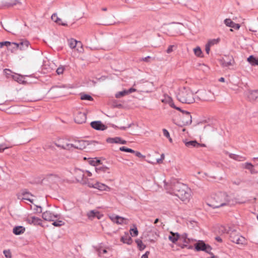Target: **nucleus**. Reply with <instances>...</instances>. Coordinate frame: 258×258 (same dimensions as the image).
Returning <instances> with one entry per match:
<instances>
[{
  "mask_svg": "<svg viewBox=\"0 0 258 258\" xmlns=\"http://www.w3.org/2000/svg\"><path fill=\"white\" fill-rule=\"evenodd\" d=\"M136 242L138 244V246L141 249H143L145 248V246L143 244L142 241L140 240H136Z\"/></svg>",
  "mask_w": 258,
  "mask_h": 258,
  "instance_id": "obj_50",
  "label": "nucleus"
},
{
  "mask_svg": "<svg viewBox=\"0 0 258 258\" xmlns=\"http://www.w3.org/2000/svg\"><path fill=\"white\" fill-rule=\"evenodd\" d=\"M246 96L249 100H255L258 99V90L248 91Z\"/></svg>",
  "mask_w": 258,
  "mask_h": 258,
  "instance_id": "obj_21",
  "label": "nucleus"
},
{
  "mask_svg": "<svg viewBox=\"0 0 258 258\" xmlns=\"http://www.w3.org/2000/svg\"><path fill=\"white\" fill-rule=\"evenodd\" d=\"M192 196V191L186 184L178 183V199L181 202L187 204L190 201Z\"/></svg>",
  "mask_w": 258,
  "mask_h": 258,
  "instance_id": "obj_3",
  "label": "nucleus"
},
{
  "mask_svg": "<svg viewBox=\"0 0 258 258\" xmlns=\"http://www.w3.org/2000/svg\"><path fill=\"white\" fill-rule=\"evenodd\" d=\"M149 251H146L145 254L142 255L141 258H148V255L149 254Z\"/></svg>",
  "mask_w": 258,
  "mask_h": 258,
  "instance_id": "obj_59",
  "label": "nucleus"
},
{
  "mask_svg": "<svg viewBox=\"0 0 258 258\" xmlns=\"http://www.w3.org/2000/svg\"><path fill=\"white\" fill-rule=\"evenodd\" d=\"M5 75H6L7 77L8 78H12V75L14 74H12V71L9 69H5L4 71Z\"/></svg>",
  "mask_w": 258,
  "mask_h": 258,
  "instance_id": "obj_42",
  "label": "nucleus"
},
{
  "mask_svg": "<svg viewBox=\"0 0 258 258\" xmlns=\"http://www.w3.org/2000/svg\"><path fill=\"white\" fill-rule=\"evenodd\" d=\"M165 99L167 100V101H168L169 104L171 107L176 109H177V107H176L172 102V100L170 97L168 96L167 98H165Z\"/></svg>",
  "mask_w": 258,
  "mask_h": 258,
  "instance_id": "obj_43",
  "label": "nucleus"
},
{
  "mask_svg": "<svg viewBox=\"0 0 258 258\" xmlns=\"http://www.w3.org/2000/svg\"><path fill=\"white\" fill-rule=\"evenodd\" d=\"M64 70V68L63 66L58 67L56 70V73L58 75L62 74Z\"/></svg>",
  "mask_w": 258,
  "mask_h": 258,
  "instance_id": "obj_49",
  "label": "nucleus"
},
{
  "mask_svg": "<svg viewBox=\"0 0 258 258\" xmlns=\"http://www.w3.org/2000/svg\"><path fill=\"white\" fill-rule=\"evenodd\" d=\"M203 98L206 101H213L215 99L214 94L210 91L204 92Z\"/></svg>",
  "mask_w": 258,
  "mask_h": 258,
  "instance_id": "obj_24",
  "label": "nucleus"
},
{
  "mask_svg": "<svg viewBox=\"0 0 258 258\" xmlns=\"http://www.w3.org/2000/svg\"><path fill=\"white\" fill-rule=\"evenodd\" d=\"M3 253L6 258H11L12 254L10 250H4Z\"/></svg>",
  "mask_w": 258,
  "mask_h": 258,
  "instance_id": "obj_45",
  "label": "nucleus"
},
{
  "mask_svg": "<svg viewBox=\"0 0 258 258\" xmlns=\"http://www.w3.org/2000/svg\"><path fill=\"white\" fill-rule=\"evenodd\" d=\"M121 241L123 243H126L127 244H131L132 242V238L127 233H125L124 235L121 237Z\"/></svg>",
  "mask_w": 258,
  "mask_h": 258,
  "instance_id": "obj_27",
  "label": "nucleus"
},
{
  "mask_svg": "<svg viewBox=\"0 0 258 258\" xmlns=\"http://www.w3.org/2000/svg\"><path fill=\"white\" fill-rule=\"evenodd\" d=\"M199 67H200V69L204 71H207L209 70L208 67L205 64H200Z\"/></svg>",
  "mask_w": 258,
  "mask_h": 258,
  "instance_id": "obj_51",
  "label": "nucleus"
},
{
  "mask_svg": "<svg viewBox=\"0 0 258 258\" xmlns=\"http://www.w3.org/2000/svg\"><path fill=\"white\" fill-rule=\"evenodd\" d=\"M58 217L59 215L58 214H54L49 211H46L42 214V217L43 220L47 221H54Z\"/></svg>",
  "mask_w": 258,
  "mask_h": 258,
  "instance_id": "obj_13",
  "label": "nucleus"
},
{
  "mask_svg": "<svg viewBox=\"0 0 258 258\" xmlns=\"http://www.w3.org/2000/svg\"><path fill=\"white\" fill-rule=\"evenodd\" d=\"M109 218L114 223L117 224H127L128 223V220L125 218L112 214L110 215Z\"/></svg>",
  "mask_w": 258,
  "mask_h": 258,
  "instance_id": "obj_12",
  "label": "nucleus"
},
{
  "mask_svg": "<svg viewBox=\"0 0 258 258\" xmlns=\"http://www.w3.org/2000/svg\"><path fill=\"white\" fill-rule=\"evenodd\" d=\"M219 41H220L219 38L211 39V40H209L207 44L208 45H209L210 46H212L215 44H218L219 43Z\"/></svg>",
  "mask_w": 258,
  "mask_h": 258,
  "instance_id": "obj_39",
  "label": "nucleus"
},
{
  "mask_svg": "<svg viewBox=\"0 0 258 258\" xmlns=\"http://www.w3.org/2000/svg\"><path fill=\"white\" fill-rule=\"evenodd\" d=\"M85 142L84 141H75L73 144H67L65 146L62 148L66 149H70L72 148L83 149L84 148Z\"/></svg>",
  "mask_w": 258,
  "mask_h": 258,
  "instance_id": "obj_15",
  "label": "nucleus"
},
{
  "mask_svg": "<svg viewBox=\"0 0 258 258\" xmlns=\"http://www.w3.org/2000/svg\"><path fill=\"white\" fill-rule=\"evenodd\" d=\"M224 23L226 26L234 28L236 30H238L240 27L239 24L235 23L230 19H226L224 21Z\"/></svg>",
  "mask_w": 258,
  "mask_h": 258,
  "instance_id": "obj_19",
  "label": "nucleus"
},
{
  "mask_svg": "<svg viewBox=\"0 0 258 258\" xmlns=\"http://www.w3.org/2000/svg\"><path fill=\"white\" fill-rule=\"evenodd\" d=\"M130 233L132 236H137L138 235V231L137 227L130 230Z\"/></svg>",
  "mask_w": 258,
  "mask_h": 258,
  "instance_id": "obj_44",
  "label": "nucleus"
},
{
  "mask_svg": "<svg viewBox=\"0 0 258 258\" xmlns=\"http://www.w3.org/2000/svg\"><path fill=\"white\" fill-rule=\"evenodd\" d=\"M178 101L186 104H190L195 102L194 94L188 87H180L178 90Z\"/></svg>",
  "mask_w": 258,
  "mask_h": 258,
  "instance_id": "obj_2",
  "label": "nucleus"
},
{
  "mask_svg": "<svg viewBox=\"0 0 258 258\" xmlns=\"http://www.w3.org/2000/svg\"><path fill=\"white\" fill-rule=\"evenodd\" d=\"M231 240L237 244L245 245L246 244V240L242 236L236 233V232L232 231L230 233Z\"/></svg>",
  "mask_w": 258,
  "mask_h": 258,
  "instance_id": "obj_8",
  "label": "nucleus"
},
{
  "mask_svg": "<svg viewBox=\"0 0 258 258\" xmlns=\"http://www.w3.org/2000/svg\"><path fill=\"white\" fill-rule=\"evenodd\" d=\"M176 47L175 45H170L166 50L167 53H171V52L173 51V48H176Z\"/></svg>",
  "mask_w": 258,
  "mask_h": 258,
  "instance_id": "obj_53",
  "label": "nucleus"
},
{
  "mask_svg": "<svg viewBox=\"0 0 258 258\" xmlns=\"http://www.w3.org/2000/svg\"><path fill=\"white\" fill-rule=\"evenodd\" d=\"M87 216L89 219L93 220L96 218L98 219H101L103 215L97 210H91L87 213Z\"/></svg>",
  "mask_w": 258,
  "mask_h": 258,
  "instance_id": "obj_17",
  "label": "nucleus"
},
{
  "mask_svg": "<svg viewBox=\"0 0 258 258\" xmlns=\"http://www.w3.org/2000/svg\"><path fill=\"white\" fill-rule=\"evenodd\" d=\"M120 141L121 138L120 137L109 138L106 139V142L108 143L120 144Z\"/></svg>",
  "mask_w": 258,
  "mask_h": 258,
  "instance_id": "obj_32",
  "label": "nucleus"
},
{
  "mask_svg": "<svg viewBox=\"0 0 258 258\" xmlns=\"http://www.w3.org/2000/svg\"><path fill=\"white\" fill-rule=\"evenodd\" d=\"M95 170L98 173H101L102 172L109 173V168L107 167L104 166H97L95 168Z\"/></svg>",
  "mask_w": 258,
  "mask_h": 258,
  "instance_id": "obj_29",
  "label": "nucleus"
},
{
  "mask_svg": "<svg viewBox=\"0 0 258 258\" xmlns=\"http://www.w3.org/2000/svg\"><path fill=\"white\" fill-rule=\"evenodd\" d=\"M91 127L98 131H104L107 128L105 125L103 124L101 121H94L91 122Z\"/></svg>",
  "mask_w": 258,
  "mask_h": 258,
  "instance_id": "obj_18",
  "label": "nucleus"
},
{
  "mask_svg": "<svg viewBox=\"0 0 258 258\" xmlns=\"http://www.w3.org/2000/svg\"><path fill=\"white\" fill-rule=\"evenodd\" d=\"M88 162L90 164H91L93 166H97L98 164L100 162V161L95 158V159L90 158V159H89Z\"/></svg>",
  "mask_w": 258,
  "mask_h": 258,
  "instance_id": "obj_35",
  "label": "nucleus"
},
{
  "mask_svg": "<svg viewBox=\"0 0 258 258\" xmlns=\"http://www.w3.org/2000/svg\"><path fill=\"white\" fill-rule=\"evenodd\" d=\"M126 91L127 92V94H128L130 93H132L133 92H136V89H135L134 88H130L128 90H126Z\"/></svg>",
  "mask_w": 258,
  "mask_h": 258,
  "instance_id": "obj_56",
  "label": "nucleus"
},
{
  "mask_svg": "<svg viewBox=\"0 0 258 258\" xmlns=\"http://www.w3.org/2000/svg\"><path fill=\"white\" fill-rule=\"evenodd\" d=\"M119 150L121 151L129 152V153H135V151H134V150H133L132 149H130V148H126L125 147H124V146L120 147L119 148Z\"/></svg>",
  "mask_w": 258,
  "mask_h": 258,
  "instance_id": "obj_40",
  "label": "nucleus"
},
{
  "mask_svg": "<svg viewBox=\"0 0 258 258\" xmlns=\"http://www.w3.org/2000/svg\"><path fill=\"white\" fill-rule=\"evenodd\" d=\"M126 143V141L122 140L121 138V141L120 142V144H125Z\"/></svg>",
  "mask_w": 258,
  "mask_h": 258,
  "instance_id": "obj_61",
  "label": "nucleus"
},
{
  "mask_svg": "<svg viewBox=\"0 0 258 258\" xmlns=\"http://www.w3.org/2000/svg\"><path fill=\"white\" fill-rule=\"evenodd\" d=\"M19 48V45L17 43L11 42V45L8 47V49L12 52H15Z\"/></svg>",
  "mask_w": 258,
  "mask_h": 258,
  "instance_id": "obj_31",
  "label": "nucleus"
},
{
  "mask_svg": "<svg viewBox=\"0 0 258 258\" xmlns=\"http://www.w3.org/2000/svg\"><path fill=\"white\" fill-rule=\"evenodd\" d=\"M68 43L71 48L76 49V50L79 53L83 52L84 49L81 42L72 38L68 40Z\"/></svg>",
  "mask_w": 258,
  "mask_h": 258,
  "instance_id": "obj_9",
  "label": "nucleus"
},
{
  "mask_svg": "<svg viewBox=\"0 0 258 258\" xmlns=\"http://www.w3.org/2000/svg\"><path fill=\"white\" fill-rule=\"evenodd\" d=\"M25 231V228L22 226H17L14 227L13 232L15 235H20L24 233Z\"/></svg>",
  "mask_w": 258,
  "mask_h": 258,
  "instance_id": "obj_23",
  "label": "nucleus"
},
{
  "mask_svg": "<svg viewBox=\"0 0 258 258\" xmlns=\"http://www.w3.org/2000/svg\"><path fill=\"white\" fill-rule=\"evenodd\" d=\"M163 135L165 137H166V138H167L168 139L169 142L170 143H172V140L170 138L169 133L168 131L166 129H165V128L163 129Z\"/></svg>",
  "mask_w": 258,
  "mask_h": 258,
  "instance_id": "obj_41",
  "label": "nucleus"
},
{
  "mask_svg": "<svg viewBox=\"0 0 258 258\" xmlns=\"http://www.w3.org/2000/svg\"><path fill=\"white\" fill-rule=\"evenodd\" d=\"M107 253V250L105 249H102L101 248L98 249V253L99 256L104 257V258L108 257V256H104V254Z\"/></svg>",
  "mask_w": 258,
  "mask_h": 258,
  "instance_id": "obj_37",
  "label": "nucleus"
},
{
  "mask_svg": "<svg viewBox=\"0 0 258 258\" xmlns=\"http://www.w3.org/2000/svg\"><path fill=\"white\" fill-rule=\"evenodd\" d=\"M211 199V204L209 205L213 208H219L228 205L232 202L231 197L225 192L216 193L212 195Z\"/></svg>",
  "mask_w": 258,
  "mask_h": 258,
  "instance_id": "obj_1",
  "label": "nucleus"
},
{
  "mask_svg": "<svg viewBox=\"0 0 258 258\" xmlns=\"http://www.w3.org/2000/svg\"><path fill=\"white\" fill-rule=\"evenodd\" d=\"M219 81L221 82H224L225 81V79L223 77H221L219 79Z\"/></svg>",
  "mask_w": 258,
  "mask_h": 258,
  "instance_id": "obj_64",
  "label": "nucleus"
},
{
  "mask_svg": "<svg viewBox=\"0 0 258 258\" xmlns=\"http://www.w3.org/2000/svg\"><path fill=\"white\" fill-rule=\"evenodd\" d=\"M136 156L140 157V158H143L145 157L144 156H143L140 152H136L134 153Z\"/></svg>",
  "mask_w": 258,
  "mask_h": 258,
  "instance_id": "obj_57",
  "label": "nucleus"
},
{
  "mask_svg": "<svg viewBox=\"0 0 258 258\" xmlns=\"http://www.w3.org/2000/svg\"><path fill=\"white\" fill-rule=\"evenodd\" d=\"M12 78L18 82L21 81V77L18 74H14L12 75Z\"/></svg>",
  "mask_w": 258,
  "mask_h": 258,
  "instance_id": "obj_48",
  "label": "nucleus"
},
{
  "mask_svg": "<svg viewBox=\"0 0 258 258\" xmlns=\"http://www.w3.org/2000/svg\"><path fill=\"white\" fill-rule=\"evenodd\" d=\"M9 148H10V147L7 146L5 144H1L0 145V153L3 152L5 149H8Z\"/></svg>",
  "mask_w": 258,
  "mask_h": 258,
  "instance_id": "obj_54",
  "label": "nucleus"
},
{
  "mask_svg": "<svg viewBox=\"0 0 258 258\" xmlns=\"http://www.w3.org/2000/svg\"><path fill=\"white\" fill-rule=\"evenodd\" d=\"M247 61L252 66H258V58L250 55L247 59Z\"/></svg>",
  "mask_w": 258,
  "mask_h": 258,
  "instance_id": "obj_28",
  "label": "nucleus"
},
{
  "mask_svg": "<svg viewBox=\"0 0 258 258\" xmlns=\"http://www.w3.org/2000/svg\"><path fill=\"white\" fill-rule=\"evenodd\" d=\"M88 186L90 188L97 189L100 191H110L112 188L106 184L101 183L98 181H93L91 180L90 183H88Z\"/></svg>",
  "mask_w": 258,
  "mask_h": 258,
  "instance_id": "obj_6",
  "label": "nucleus"
},
{
  "mask_svg": "<svg viewBox=\"0 0 258 258\" xmlns=\"http://www.w3.org/2000/svg\"><path fill=\"white\" fill-rule=\"evenodd\" d=\"M11 45V42L10 41H3L0 42V48L3 47L4 46H6L7 48L9 45Z\"/></svg>",
  "mask_w": 258,
  "mask_h": 258,
  "instance_id": "obj_46",
  "label": "nucleus"
},
{
  "mask_svg": "<svg viewBox=\"0 0 258 258\" xmlns=\"http://www.w3.org/2000/svg\"><path fill=\"white\" fill-rule=\"evenodd\" d=\"M150 58V56H148L147 57H143L140 60L141 61H148V59Z\"/></svg>",
  "mask_w": 258,
  "mask_h": 258,
  "instance_id": "obj_58",
  "label": "nucleus"
},
{
  "mask_svg": "<svg viewBox=\"0 0 258 258\" xmlns=\"http://www.w3.org/2000/svg\"><path fill=\"white\" fill-rule=\"evenodd\" d=\"M127 95V92L126 90H123L122 91L118 92L116 93L115 97L116 98H120L125 95Z\"/></svg>",
  "mask_w": 258,
  "mask_h": 258,
  "instance_id": "obj_38",
  "label": "nucleus"
},
{
  "mask_svg": "<svg viewBox=\"0 0 258 258\" xmlns=\"http://www.w3.org/2000/svg\"><path fill=\"white\" fill-rule=\"evenodd\" d=\"M194 54L196 56L200 57H203V52L199 46H197L194 49Z\"/></svg>",
  "mask_w": 258,
  "mask_h": 258,
  "instance_id": "obj_33",
  "label": "nucleus"
},
{
  "mask_svg": "<svg viewBox=\"0 0 258 258\" xmlns=\"http://www.w3.org/2000/svg\"><path fill=\"white\" fill-rule=\"evenodd\" d=\"M191 122V115L190 112L178 107V126L182 127L181 131L183 133L186 131V128L183 127L190 125Z\"/></svg>",
  "mask_w": 258,
  "mask_h": 258,
  "instance_id": "obj_4",
  "label": "nucleus"
},
{
  "mask_svg": "<svg viewBox=\"0 0 258 258\" xmlns=\"http://www.w3.org/2000/svg\"><path fill=\"white\" fill-rule=\"evenodd\" d=\"M163 160V158H159V159H157V162L158 163H161L162 162Z\"/></svg>",
  "mask_w": 258,
  "mask_h": 258,
  "instance_id": "obj_62",
  "label": "nucleus"
},
{
  "mask_svg": "<svg viewBox=\"0 0 258 258\" xmlns=\"http://www.w3.org/2000/svg\"><path fill=\"white\" fill-rule=\"evenodd\" d=\"M210 47H211V46H210L208 44H207L206 45L205 50H206V52H207V53H208V54L209 53V52L210 51Z\"/></svg>",
  "mask_w": 258,
  "mask_h": 258,
  "instance_id": "obj_55",
  "label": "nucleus"
},
{
  "mask_svg": "<svg viewBox=\"0 0 258 258\" xmlns=\"http://www.w3.org/2000/svg\"><path fill=\"white\" fill-rule=\"evenodd\" d=\"M86 172L87 173V176H89V177H90L92 176V173L90 172V171H86Z\"/></svg>",
  "mask_w": 258,
  "mask_h": 258,
  "instance_id": "obj_63",
  "label": "nucleus"
},
{
  "mask_svg": "<svg viewBox=\"0 0 258 258\" xmlns=\"http://www.w3.org/2000/svg\"><path fill=\"white\" fill-rule=\"evenodd\" d=\"M25 221L29 224H33L35 226H42V220L37 217L29 215L25 218Z\"/></svg>",
  "mask_w": 258,
  "mask_h": 258,
  "instance_id": "obj_14",
  "label": "nucleus"
},
{
  "mask_svg": "<svg viewBox=\"0 0 258 258\" xmlns=\"http://www.w3.org/2000/svg\"><path fill=\"white\" fill-rule=\"evenodd\" d=\"M186 147L188 148H199L200 144L198 143L196 141H187L183 140Z\"/></svg>",
  "mask_w": 258,
  "mask_h": 258,
  "instance_id": "obj_22",
  "label": "nucleus"
},
{
  "mask_svg": "<svg viewBox=\"0 0 258 258\" xmlns=\"http://www.w3.org/2000/svg\"><path fill=\"white\" fill-rule=\"evenodd\" d=\"M170 234L171 235L169 236V239L173 243H175L177 241V233H174L171 232Z\"/></svg>",
  "mask_w": 258,
  "mask_h": 258,
  "instance_id": "obj_34",
  "label": "nucleus"
},
{
  "mask_svg": "<svg viewBox=\"0 0 258 258\" xmlns=\"http://www.w3.org/2000/svg\"><path fill=\"white\" fill-rule=\"evenodd\" d=\"M51 19L54 22L60 25H61L62 26L67 25L66 23H63L61 22V20L57 17V15L56 14H53L52 15Z\"/></svg>",
  "mask_w": 258,
  "mask_h": 258,
  "instance_id": "obj_30",
  "label": "nucleus"
},
{
  "mask_svg": "<svg viewBox=\"0 0 258 258\" xmlns=\"http://www.w3.org/2000/svg\"><path fill=\"white\" fill-rule=\"evenodd\" d=\"M74 176L77 181L83 185H88V183H90L92 179H88L85 177L84 171L79 169L76 168L74 171Z\"/></svg>",
  "mask_w": 258,
  "mask_h": 258,
  "instance_id": "obj_5",
  "label": "nucleus"
},
{
  "mask_svg": "<svg viewBox=\"0 0 258 258\" xmlns=\"http://www.w3.org/2000/svg\"><path fill=\"white\" fill-rule=\"evenodd\" d=\"M191 240L187 238L186 234H183L181 235H178V246L181 248H187L190 249L192 246L190 245Z\"/></svg>",
  "mask_w": 258,
  "mask_h": 258,
  "instance_id": "obj_7",
  "label": "nucleus"
},
{
  "mask_svg": "<svg viewBox=\"0 0 258 258\" xmlns=\"http://www.w3.org/2000/svg\"><path fill=\"white\" fill-rule=\"evenodd\" d=\"M149 230L148 231V233H153L155 235L158 236L156 230L153 227H151L149 228Z\"/></svg>",
  "mask_w": 258,
  "mask_h": 258,
  "instance_id": "obj_52",
  "label": "nucleus"
},
{
  "mask_svg": "<svg viewBox=\"0 0 258 258\" xmlns=\"http://www.w3.org/2000/svg\"><path fill=\"white\" fill-rule=\"evenodd\" d=\"M195 248L197 251H204L207 253H210L212 250L211 246L206 244L203 241H199L195 244Z\"/></svg>",
  "mask_w": 258,
  "mask_h": 258,
  "instance_id": "obj_11",
  "label": "nucleus"
},
{
  "mask_svg": "<svg viewBox=\"0 0 258 258\" xmlns=\"http://www.w3.org/2000/svg\"><path fill=\"white\" fill-rule=\"evenodd\" d=\"M220 62L224 68H229L235 64V61L232 56H225L220 60Z\"/></svg>",
  "mask_w": 258,
  "mask_h": 258,
  "instance_id": "obj_10",
  "label": "nucleus"
},
{
  "mask_svg": "<svg viewBox=\"0 0 258 258\" xmlns=\"http://www.w3.org/2000/svg\"><path fill=\"white\" fill-rule=\"evenodd\" d=\"M81 99L83 100L92 101L93 100V98L89 95L86 94H81Z\"/></svg>",
  "mask_w": 258,
  "mask_h": 258,
  "instance_id": "obj_36",
  "label": "nucleus"
},
{
  "mask_svg": "<svg viewBox=\"0 0 258 258\" xmlns=\"http://www.w3.org/2000/svg\"><path fill=\"white\" fill-rule=\"evenodd\" d=\"M242 166L244 168L248 169L252 174H256L258 173V171L254 168L253 165L250 163H245L242 165Z\"/></svg>",
  "mask_w": 258,
  "mask_h": 258,
  "instance_id": "obj_20",
  "label": "nucleus"
},
{
  "mask_svg": "<svg viewBox=\"0 0 258 258\" xmlns=\"http://www.w3.org/2000/svg\"><path fill=\"white\" fill-rule=\"evenodd\" d=\"M32 196L28 192H23L19 196V198L22 200H26L32 203L33 200L31 199Z\"/></svg>",
  "mask_w": 258,
  "mask_h": 258,
  "instance_id": "obj_26",
  "label": "nucleus"
},
{
  "mask_svg": "<svg viewBox=\"0 0 258 258\" xmlns=\"http://www.w3.org/2000/svg\"><path fill=\"white\" fill-rule=\"evenodd\" d=\"M37 212L41 213L42 209L41 207L36 206V209H35Z\"/></svg>",
  "mask_w": 258,
  "mask_h": 258,
  "instance_id": "obj_60",
  "label": "nucleus"
},
{
  "mask_svg": "<svg viewBox=\"0 0 258 258\" xmlns=\"http://www.w3.org/2000/svg\"><path fill=\"white\" fill-rule=\"evenodd\" d=\"M52 225L56 227H59L64 224V223L62 221H53Z\"/></svg>",
  "mask_w": 258,
  "mask_h": 258,
  "instance_id": "obj_47",
  "label": "nucleus"
},
{
  "mask_svg": "<svg viewBox=\"0 0 258 258\" xmlns=\"http://www.w3.org/2000/svg\"><path fill=\"white\" fill-rule=\"evenodd\" d=\"M17 44L19 45L18 49H20L21 50L27 49L30 45L29 42L26 40H22L20 43H17Z\"/></svg>",
  "mask_w": 258,
  "mask_h": 258,
  "instance_id": "obj_25",
  "label": "nucleus"
},
{
  "mask_svg": "<svg viewBox=\"0 0 258 258\" xmlns=\"http://www.w3.org/2000/svg\"><path fill=\"white\" fill-rule=\"evenodd\" d=\"M86 115L85 112H78L75 115L74 120L77 123H83L86 120Z\"/></svg>",
  "mask_w": 258,
  "mask_h": 258,
  "instance_id": "obj_16",
  "label": "nucleus"
}]
</instances>
